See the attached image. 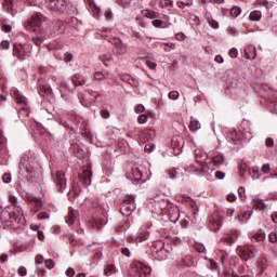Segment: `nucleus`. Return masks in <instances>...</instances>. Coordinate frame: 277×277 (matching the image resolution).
Wrapping results in <instances>:
<instances>
[{"mask_svg":"<svg viewBox=\"0 0 277 277\" xmlns=\"http://www.w3.org/2000/svg\"><path fill=\"white\" fill-rule=\"evenodd\" d=\"M0 221L6 228H19L25 222V219L23 217V209L18 206H13L11 211L3 210L0 213Z\"/></svg>","mask_w":277,"mask_h":277,"instance_id":"f257e3e1","label":"nucleus"},{"mask_svg":"<svg viewBox=\"0 0 277 277\" xmlns=\"http://www.w3.org/2000/svg\"><path fill=\"white\" fill-rule=\"evenodd\" d=\"M220 166H224V156L217 151H213L208 156L206 166H203L202 168H195L193 172H195L197 176H202V174L207 172V170L213 172V170H217Z\"/></svg>","mask_w":277,"mask_h":277,"instance_id":"f03ea898","label":"nucleus"},{"mask_svg":"<svg viewBox=\"0 0 277 277\" xmlns=\"http://www.w3.org/2000/svg\"><path fill=\"white\" fill-rule=\"evenodd\" d=\"M47 6L62 14H75V5L70 0H45Z\"/></svg>","mask_w":277,"mask_h":277,"instance_id":"7ed1b4c3","label":"nucleus"},{"mask_svg":"<svg viewBox=\"0 0 277 277\" xmlns=\"http://www.w3.org/2000/svg\"><path fill=\"white\" fill-rule=\"evenodd\" d=\"M42 23H47V17L42 13H34L30 19L24 22V28L26 31L38 34L42 29Z\"/></svg>","mask_w":277,"mask_h":277,"instance_id":"20e7f679","label":"nucleus"},{"mask_svg":"<svg viewBox=\"0 0 277 277\" xmlns=\"http://www.w3.org/2000/svg\"><path fill=\"white\" fill-rule=\"evenodd\" d=\"M135 197L133 195H128L124 197L122 207L120 209V213L123 214L126 217H129L135 211Z\"/></svg>","mask_w":277,"mask_h":277,"instance_id":"39448f33","label":"nucleus"},{"mask_svg":"<svg viewBox=\"0 0 277 277\" xmlns=\"http://www.w3.org/2000/svg\"><path fill=\"white\" fill-rule=\"evenodd\" d=\"M147 274H150V267L144 265L142 262L131 264L130 275L132 277H146Z\"/></svg>","mask_w":277,"mask_h":277,"instance_id":"423d86ee","label":"nucleus"},{"mask_svg":"<svg viewBox=\"0 0 277 277\" xmlns=\"http://www.w3.org/2000/svg\"><path fill=\"white\" fill-rule=\"evenodd\" d=\"M11 96L16 101V103L18 105H23L19 108L21 114H23V111H24L26 116H29V109L26 107L27 106V98L23 95V93H21V91H18L17 89H13L11 91Z\"/></svg>","mask_w":277,"mask_h":277,"instance_id":"0eeeda50","label":"nucleus"},{"mask_svg":"<svg viewBox=\"0 0 277 277\" xmlns=\"http://www.w3.org/2000/svg\"><path fill=\"white\" fill-rule=\"evenodd\" d=\"M110 44H113L114 47L113 53H115V55H127L129 51V45L122 42V40L118 38H113Z\"/></svg>","mask_w":277,"mask_h":277,"instance_id":"6e6552de","label":"nucleus"},{"mask_svg":"<svg viewBox=\"0 0 277 277\" xmlns=\"http://www.w3.org/2000/svg\"><path fill=\"white\" fill-rule=\"evenodd\" d=\"M195 159H196V162L199 163V167H193L190 169H186V171L190 172L192 174H196V172H193L195 168H202L203 166L207 164V159H209V154L202 151V149H196Z\"/></svg>","mask_w":277,"mask_h":277,"instance_id":"1a4fd4ad","label":"nucleus"},{"mask_svg":"<svg viewBox=\"0 0 277 277\" xmlns=\"http://www.w3.org/2000/svg\"><path fill=\"white\" fill-rule=\"evenodd\" d=\"M153 251L158 254V256H161V259H167L168 254H170V251L172 248L170 247V243H158L151 246Z\"/></svg>","mask_w":277,"mask_h":277,"instance_id":"9d476101","label":"nucleus"},{"mask_svg":"<svg viewBox=\"0 0 277 277\" xmlns=\"http://www.w3.org/2000/svg\"><path fill=\"white\" fill-rule=\"evenodd\" d=\"M54 183L57 192H64V189H66V175L64 174V171H56Z\"/></svg>","mask_w":277,"mask_h":277,"instance_id":"9b49d317","label":"nucleus"},{"mask_svg":"<svg viewBox=\"0 0 277 277\" xmlns=\"http://www.w3.org/2000/svg\"><path fill=\"white\" fill-rule=\"evenodd\" d=\"M81 184L88 186L92 184V169L90 167H87L83 169L82 173L78 176Z\"/></svg>","mask_w":277,"mask_h":277,"instance_id":"f8f14e48","label":"nucleus"},{"mask_svg":"<svg viewBox=\"0 0 277 277\" xmlns=\"http://www.w3.org/2000/svg\"><path fill=\"white\" fill-rule=\"evenodd\" d=\"M237 252L240 259H242V261H250V259H254V253L252 252L250 247H246V248L238 247Z\"/></svg>","mask_w":277,"mask_h":277,"instance_id":"ddd939ff","label":"nucleus"},{"mask_svg":"<svg viewBox=\"0 0 277 277\" xmlns=\"http://www.w3.org/2000/svg\"><path fill=\"white\" fill-rule=\"evenodd\" d=\"M87 3L89 5L94 18H98V16H101V8L98 5H96L94 0H87Z\"/></svg>","mask_w":277,"mask_h":277,"instance_id":"4468645a","label":"nucleus"},{"mask_svg":"<svg viewBox=\"0 0 277 277\" xmlns=\"http://www.w3.org/2000/svg\"><path fill=\"white\" fill-rule=\"evenodd\" d=\"M250 217H252V211H241L238 214L237 220L239 224H248V221L250 220Z\"/></svg>","mask_w":277,"mask_h":277,"instance_id":"2eb2a0df","label":"nucleus"},{"mask_svg":"<svg viewBox=\"0 0 277 277\" xmlns=\"http://www.w3.org/2000/svg\"><path fill=\"white\" fill-rule=\"evenodd\" d=\"M77 217H79V212H77V210L69 208V213L66 216V224H75V222H77Z\"/></svg>","mask_w":277,"mask_h":277,"instance_id":"dca6fc26","label":"nucleus"},{"mask_svg":"<svg viewBox=\"0 0 277 277\" xmlns=\"http://www.w3.org/2000/svg\"><path fill=\"white\" fill-rule=\"evenodd\" d=\"M148 239V232L144 229H140L138 235L135 236L132 241H135L136 243H142L143 241H146Z\"/></svg>","mask_w":277,"mask_h":277,"instance_id":"f3484780","label":"nucleus"},{"mask_svg":"<svg viewBox=\"0 0 277 277\" xmlns=\"http://www.w3.org/2000/svg\"><path fill=\"white\" fill-rule=\"evenodd\" d=\"M3 10H5L8 14H11V16H14V14H16V11L14 10V3L12 2V0H4Z\"/></svg>","mask_w":277,"mask_h":277,"instance_id":"a211bd4d","label":"nucleus"},{"mask_svg":"<svg viewBox=\"0 0 277 277\" xmlns=\"http://www.w3.org/2000/svg\"><path fill=\"white\" fill-rule=\"evenodd\" d=\"M253 206L258 211H265L267 205H265V201L263 199H260L258 197H254L253 200Z\"/></svg>","mask_w":277,"mask_h":277,"instance_id":"6ab92c4d","label":"nucleus"},{"mask_svg":"<svg viewBox=\"0 0 277 277\" xmlns=\"http://www.w3.org/2000/svg\"><path fill=\"white\" fill-rule=\"evenodd\" d=\"M141 14L142 16H145V18H150L151 21L155 18H159V13L148 9L143 10Z\"/></svg>","mask_w":277,"mask_h":277,"instance_id":"aec40b11","label":"nucleus"},{"mask_svg":"<svg viewBox=\"0 0 277 277\" xmlns=\"http://www.w3.org/2000/svg\"><path fill=\"white\" fill-rule=\"evenodd\" d=\"M210 224H212L213 230H220L222 227V221L217 220V215L215 214L210 219Z\"/></svg>","mask_w":277,"mask_h":277,"instance_id":"412c9836","label":"nucleus"},{"mask_svg":"<svg viewBox=\"0 0 277 277\" xmlns=\"http://www.w3.org/2000/svg\"><path fill=\"white\" fill-rule=\"evenodd\" d=\"M94 79L101 81L103 79H111V75L109 72L95 71Z\"/></svg>","mask_w":277,"mask_h":277,"instance_id":"4be33fe9","label":"nucleus"},{"mask_svg":"<svg viewBox=\"0 0 277 277\" xmlns=\"http://www.w3.org/2000/svg\"><path fill=\"white\" fill-rule=\"evenodd\" d=\"M227 141L233 142L234 144H237L239 142V134H237L236 130H232L229 134L227 135Z\"/></svg>","mask_w":277,"mask_h":277,"instance_id":"5701e85b","label":"nucleus"},{"mask_svg":"<svg viewBox=\"0 0 277 277\" xmlns=\"http://www.w3.org/2000/svg\"><path fill=\"white\" fill-rule=\"evenodd\" d=\"M200 121L196 120V119H192L190 123H189V129L190 131H193L194 133H196V131L200 130Z\"/></svg>","mask_w":277,"mask_h":277,"instance_id":"b1692460","label":"nucleus"},{"mask_svg":"<svg viewBox=\"0 0 277 277\" xmlns=\"http://www.w3.org/2000/svg\"><path fill=\"white\" fill-rule=\"evenodd\" d=\"M263 14L261 11H252L249 15L250 21H261Z\"/></svg>","mask_w":277,"mask_h":277,"instance_id":"393cba45","label":"nucleus"},{"mask_svg":"<svg viewBox=\"0 0 277 277\" xmlns=\"http://www.w3.org/2000/svg\"><path fill=\"white\" fill-rule=\"evenodd\" d=\"M207 22L212 27V29H220V23L213 19L211 16H207Z\"/></svg>","mask_w":277,"mask_h":277,"instance_id":"a878e982","label":"nucleus"},{"mask_svg":"<svg viewBox=\"0 0 277 277\" xmlns=\"http://www.w3.org/2000/svg\"><path fill=\"white\" fill-rule=\"evenodd\" d=\"M265 239V234L263 233H260V234H254L251 238V241L253 243H256V242H261Z\"/></svg>","mask_w":277,"mask_h":277,"instance_id":"bb28decb","label":"nucleus"},{"mask_svg":"<svg viewBox=\"0 0 277 277\" xmlns=\"http://www.w3.org/2000/svg\"><path fill=\"white\" fill-rule=\"evenodd\" d=\"M111 274H116V267L109 264L104 268V276H111Z\"/></svg>","mask_w":277,"mask_h":277,"instance_id":"cd10ccee","label":"nucleus"},{"mask_svg":"<svg viewBox=\"0 0 277 277\" xmlns=\"http://www.w3.org/2000/svg\"><path fill=\"white\" fill-rule=\"evenodd\" d=\"M53 29L55 34H64V23L56 22L55 25L53 26Z\"/></svg>","mask_w":277,"mask_h":277,"instance_id":"c85d7f7f","label":"nucleus"},{"mask_svg":"<svg viewBox=\"0 0 277 277\" xmlns=\"http://www.w3.org/2000/svg\"><path fill=\"white\" fill-rule=\"evenodd\" d=\"M228 36H233L234 38L239 36V30L235 26H228L226 29Z\"/></svg>","mask_w":277,"mask_h":277,"instance_id":"c756f323","label":"nucleus"},{"mask_svg":"<svg viewBox=\"0 0 277 277\" xmlns=\"http://www.w3.org/2000/svg\"><path fill=\"white\" fill-rule=\"evenodd\" d=\"M159 6L160 8H174V1H172V0H160Z\"/></svg>","mask_w":277,"mask_h":277,"instance_id":"7c9ffc66","label":"nucleus"},{"mask_svg":"<svg viewBox=\"0 0 277 277\" xmlns=\"http://www.w3.org/2000/svg\"><path fill=\"white\" fill-rule=\"evenodd\" d=\"M251 179L253 180H259L261 179V172H259V168H253L250 172H249Z\"/></svg>","mask_w":277,"mask_h":277,"instance_id":"2f4dec72","label":"nucleus"},{"mask_svg":"<svg viewBox=\"0 0 277 277\" xmlns=\"http://www.w3.org/2000/svg\"><path fill=\"white\" fill-rule=\"evenodd\" d=\"M236 239H237V236L226 235L224 236V238H222V241H224V243H234Z\"/></svg>","mask_w":277,"mask_h":277,"instance_id":"473e14b6","label":"nucleus"},{"mask_svg":"<svg viewBox=\"0 0 277 277\" xmlns=\"http://www.w3.org/2000/svg\"><path fill=\"white\" fill-rule=\"evenodd\" d=\"M27 248H29L28 245H17L15 247V251L13 252V254H16L18 252H25V250H27Z\"/></svg>","mask_w":277,"mask_h":277,"instance_id":"72a5a7b5","label":"nucleus"},{"mask_svg":"<svg viewBox=\"0 0 277 277\" xmlns=\"http://www.w3.org/2000/svg\"><path fill=\"white\" fill-rule=\"evenodd\" d=\"M239 14H241V9L238 6H234L230 10V15L233 16V18H237V16H239Z\"/></svg>","mask_w":277,"mask_h":277,"instance_id":"f704fd0d","label":"nucleus"},{"mask_svg":"<svg viewBox=\"0 0 277 277\" xmlns=\"http://www.w3.org/2000/svg\"><path fill=\"white\" fill-rule=\"evenodd\" d=\"M189 21L192 25H196L197 27L200 25V17L198 15H190Z\"/></svg>","mask_w":277,"mask_h":277,"instance_id":"c9c22d12","label":"nucleus"},{"mask_svg":"<svg viewBox=\"0 0 277 277\" xmlns=\"http://www.w3.org/2000/svg\"><path fill=\"white\" fill-rule=\"evenodd\" d=\"M58 88H60V90H61L62 96H66V90H67V88H68V83H66V82H61V83L58 84Z\"/></svg>","mask_w":277,"mask_h":277,"instance_id":"e433bc0d","label":"nucleus"},{"mask_svg":"<svg viewBox=\"0 0 277 277\" xmlns=\"http://www.w3.org/2000/svg\"><path fill=\"white\" fill-rule=\"evenodd\" d=\"M39 92H42V90H44L45 94H51V89L49 87H44L42 84V80H39Z\"/></svg>","mask_w":277,"mask_h":277,"instance_id":"4c0bfd02","label":"nucleus"},{"mask_svg":"<svg viewBox=\"0 0 277 277\" xmlns=\"http://www.w3.org/2000/svg\"><path fill=\"white\" fill-rule=\"evenodd\" d=\"M194 248L197 252H200V253L206 252L207 250L203 243H195Z\"/></svg>","mask_w":277,"mask_h":277,"instance_id":"58836bf2","label":"nucleus"},{"mask_svg":"<svg viewBox=\"0 0 277 277\" xmlns=\"http://www.w3.org/2000/svg\"><path fill=\"white\" fill-rule=\"evenodd\" d=\"M101 60H102L103 64H104L105 66H107V62H111V54H110V53H108V54H103V55L101 56Z\"/></svg>","mask_w":277,"mask_h":277,"instance_id":"ea45409f","label":"nucleus"},{"mask_svg":"<svg viewBox=\"0 0 277 277\" xmlns=\"http://www.w3.org/2000/svg\"><path fill=\"white\" fill-rule=\"evenodd\" d=\"M132 179H135V181H140V179H142V172H140V169H134L132 171Z\"/></svg>","mask_w":277,"mask_h":277,"instance_id":"a19ab883","label":"nucleus"},{"mask_svg":"<svg viewBox=\"0 0 277 277\" xmlns=\"http://www.w3.org/2000/svg\"><path fill=\"white\" fill-rule=\"evenodd\" d=\"M44 265L47 269H53V267H55V262H53L52 259H48L44 261Z\"/></svg>","mask_w":277,"mask_h":277,"instance_id":"79ce46f5","label":"nucleus"},{"mask_svg":"<svg viewBox=\"0 0 277 277\" xmlns=\"http://www.w3.org/2000/svg\"><path fill=\"white\" fill-rule=\"evenodd\" d=\"M137 122H138V124H146V122H148V116L140 115L137 117Z\"/></svg>","mask_w":277,"mask_h":277,"instance_id":"37998d69","label":"nucleus"},{"mask_svg":"<svg viewBox=\"0 0 277 277\" xmlns=\"http://www.w3.org/2000/svg\"><path fill=\"white\" fill-rule=\"evenodd\" d=\"M179 96H181V94L179 93V91H171L169 93V98L171 101H177Z\"/></svg>","mask_w":277,"mask_h":277,"instance_id":"c03bdc74","label":"nucleus"},{"mask_svg":"<svg viewBox=\"0 0 277 277\" xmlns=\"http://www.w3.org/2000/svg\"><path fill=\"white\" fill-rule=\"evenodd\" d=\"M91 226H92V228L98 229L103 226V222H101L98 220H93V221H91Z\"/></svg>","mask_w":277,"mask_h":277,"instance_id":"a18cd8bd","label":"nucleus"},{"mask_svg":"<svg viewBox=\"0 0 277 277\" xmlns=\"http://www.w3.org/2000/svg\"><path fill=\"white\" fill-rule=\"evenodd\" d=\"M2 181H3V183H5V184L12 183V174H10V173H4V174L2 175Z\"/></svg>","mask_w":277,"mask_h":277,"instance_id":"49530a36","label":"nucleus"},{"mask_svg":"<svg viewBox=\"0 0 277 277\" xmlns=\"http://www.w3.org/2000/svg\"><path fill=\"white\" fill-rule=\"evenodd\" d=\"M133 40L134 42H144V37L140 32H134Z\"/></svg>","mask_w":277,"mask_h":277,"instance_id":"de8ad7c7","label":"nucleus"},{"mask_svg":"<svg viewBox=\"0 0 277 277\" xmlns=\"http://www.w3.org/2000/svg\"><path fill=\"white\" fill-rule=\"evenodd\" d=\"M238 55H239V51L236 48H233L229 50V57H232L233 60H236Z\"/></svg>","mask_w":277,"mask_h":277,"instance_id":"09e8293b","label":"nucleus"},{"mask_svg":"<svg viewBox=\"0 0 277 277\" xmlns=\"http://www.w3.org/2000/svg\"><path fill=\"white\" fill-rule=\"evenodd\" d=\"M146 66L150 69V70H155V68H157V63L153 62V61H145Z\"/></svg>","mask_w":277,"mask_h":277,"instance_id":"8fccbe9b","label":"nucleus"},{"mask_svg":"<svg viewBox=\"0 0 277 277\" xmlns=\"http://www.w3.org/2000/svg\"><path fill=\"white\" fill-rule=\"evenodd\" d=\"M104 15H105L106 21H113L114 19V14L111 13V10H109V9H107L104 12Z\"/></svg>","mask_w":277,"mask_h":277,"instance_id":"3c124183","label":"nucleus"},{"mask_svg":"<svg viewBox=\"0 0 277 277\" xmlns=\"http://www.w3.org/2000/svg\"><path fill=\"white\" fill-rule=\"evenodd\" d=\"M151 25H154L155 27H159L160 29H163V21L161 19H154L151 22Z\"/></svg>","mask_w":277,"mask_h":277,"instance_id":"603ef678","label":"nucleus"},{"mask_svg":"<svg viewBox=\"0 0 277 277\" xmlns=\"http://www.w3.org/2000/svg\"><path fill=\"white\" fill-rule=\"evenodd\" d=\"M35 263L36 265H42V263H44V256H42L41 254L36 255Z\"/></svg>","mask_w":277,"mask_h":277,"instance_id":"864d4df0","label":"nucleus"},{"mask_svg":"<svg viewBox=\"0 0 277 277\" xmlns=\"http://www.w3.org/2000/svg\"><path fill=\"white\" fill-rule=\"evenodd\" d=\"M18 276H27V268L25 266H19L17 268Z\"/></svg>","mask_w":277,"mask_h":277,"instance_id":"5fc2aeb1","label":"nucleus"},{"mask_svg":"<svg viewBox=\"0 0 277 277\" xmlns=\"http://www.w3.org/2000/svg\"><path fill=\"white\" fill-rule=\"evenodd\" d=\"M145 109L146 108L144 107V105L138 104V105L135 106L134 111H135V114H144Z\"/></svg>","mask_w":277,"mask_h":277,"instance_id":"6e6d98bb","label":"nucleus"},{"mask_svg":"<svg viewBox=\"0 0 277 277\" xmlns=\"http://www.w3.org/2000/svg\"><path fill=\"white\" fill-rule=\"evenodd\" d=\"M51 217V214L47 213V212H40L38 214V219L39 220H49Z\"/></svg>","mask_w":277,"mask_h":277,"instance_id":"4d7b16f0","label":"nucleus"},{"mask_svg":"<svg viewBox=\"0 0 277 277\" xmlns=\"http://www.w3.org/2000/svg\"><path fill=\"white\" fill-rule=\"evenodd\" d=\"M71 81H72L74 85H83L85 83V82H81V80H79V77H77V76H74L71 78Z\"/></svg>","mask_w":277,"mask_h":277,"instance_id":"13d9d810","label":"nucleus"},{"mask_svg":"<svg viewBox=\"0 0 277 277\" xmlns=\"http://www.w3.org/2000/svg\"><path fill=\"white\" fill-rule=\"evenodd\" d=\"M268 239H269L271 243H277V234L276 233H271L268 235Z\"/></svg>","mask_w":277,"mask_h":277,"instance_id":"bf43d9fd","label":"nucleus"},{"mask_svg":"<svg viewBox=\"0 0 277 277\" xmlns=\"http://www.w3.org/2000/svg\"><path fill=\"white\" fill-rule=\"evenodd\" d=\"M34 42H35V44H37V47H40V44H42V42H44V39L40 36H37L34 38Z\"/></svg>","mask_w":277,"mask_h":277,"instance_id":"052dcab7","label":"nucleus"},{"mask_svg":"<svg viewBox=\"0 0 277 277\" xmlns=\"http://www.w3.org/2000/svg\"><path fill=\"white\" fill-rule=\"evenodd\" d=\"M64 62L68 63V62H72V54L66 52L63 56Z\"/></svg>","mask_w":277,"mask_h":277,"instance_id":"680f3d73","label":"nucleus"},{"mask_svg":"<svg viewBox=\"0 0 277 277\" xmlns=\"http://www.w3.org/2000/svg\"><path fill=\"white\" fill-rule=\"evenodd\" d=\"M272 170V167H269V163H265L262 167L263 174H268V172Z\"/></svg>","mask_w":277,"mask_h":277,"instance_id":"e2e57ef3","label":"nucleus"},{"mask_svg":"<svg viewBox=\"0 0 277 277\" xmlns=\"http://www.w3.org/2000/svg\"><path fill=\"white\" fill-rule=\"evenodd\" d=\"M215 176L219 181H222L224 180V177L226 176V173L225 172H222V171H216L215 172Z\"/></svg>","mask_w":277,"mask_h":277,"instance_id":"0e129e2a","label":"nucleus"},{"mask_svg":"<svg viewBox=\"0 0 277 277\" xmlns=\"http://www.w3.org/2000/svg\"><path fill=\"white\" fill-rule=\"evenodd\" d=\"M155 150V144H148L145 146V153H153Z\"/></svg>","mask_w":277,"mask_h":277,"instance_id":"69168bd1","label":"nucleus"},{"mask_svg":"<svg viewBox=\"0 0 277 277\" xmlns=\"http://www.w3.org/2000/svg\"><path fill=\"white\" fill-rule=\"evenodd\" d=\"M271 109H273L275 111V114H277V102L276 100H271Z\"/></svg>","mask_w":277,"mask_h":277,"instance_id":"338daca9","label":"nucleus"},{"mask_svg":"<svg viewBox=\"0 0 277 277\" xmlns=\"http://www.w3.org/2000/svg\"><path fill=\"white\" fill-rule=\"evenodd\" d=\"M267 200H277V192L271 193L267 197Z\"/></svg>","mask_w":277,"mask_h":277,"instance_id":"774afa93","label":"nucleus"}]
</instances>
